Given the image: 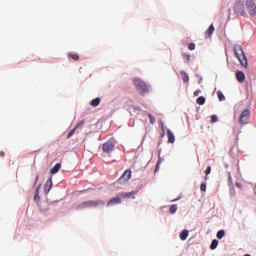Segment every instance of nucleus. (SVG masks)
Returning <instances> with one entry per match:
<instances>
[{
  "mask_svg": "<svg viewBox=\"0 0 256 256\" xmlns=\"http://www.w3.org/2000/svg\"><path fill=\"white\" fill-rule=\"evenodd\" d=\"M101 205H105V201L103 200H88L82 202L76 206L77 211H81V209H91L92 207H100Z\"/></svg>",
  "mask_w": 256,
  "mask_h": 256,
  "instance_id": "nucleus-1",
  "label": "nucleus"
},
{
  "mask_svg": "<svg viewBox=\"0 0 256 256\" xmlns=\"http://www.w3.org/2000/svg\"><path fill=\"white\" fill-rule=\"evenodd\" d=\"M234 53L242 67H247V56L245 55V51H243V47L240 45L234 46Z\"/></svg>",
  "mask_w": 256,
  "mask_h": 256,
  "instance_id": "nucleus-2",
  "label": "nucleus"
},
{
  "mask_svg": "<svg viewBox=\"0 0 256 256\" xmlns=\"http://www.w3.org/2000/svg\"><path fill=\"white\" fill-rule=\"evenodd\" d=\"M134 86L136 87L137 91L140 92V95H145V93H149V85H147L145 81L139 78L134 79Z\"/></svg>",
  "mask_w": 256,
  "mask_h": 256,
  "instance_id": "nucleus-3",
  "label": "nucleus"
},
{
  "mask_svg": "<svg viewBox=\"0 0 256 256\" xmlns=\"http://www.w3.org/2000/svg\"><path fill=\"white\" fill-rule=\"evenodd\" d=\"M233 11L236 14V17H245V4L243 1L235 2Z\"/></svg>",
  "mask_w": 256,
  "mask_h": 256,
  "instance_id": "nucleus-4",
  "label": "nucleus"
},
{
  "mask_svg": "<svg viewBox=\"0 0 256 256\" xmlns=\"http://www.w3.org/2000/svg\"><path fill=\"white\" fill-rule=\"evenodd\" d=\"M249 119H251V110H243L239 118L240 125H247V123H249Z\"/></svg>",
  "mask_w": 256,
  "mask_h": 256,
  "instance_id": "nucleus-5",
  "label": "nucleus"
},
{
  "mask_svg": "<svg viewBox=\"0 0 256 256\" xmlns=\"http://www.w3.org/2000/svg\"><path fill=\"white\" fill-rule=\"evenodd\" d=\"M246 9L251 17L256 15V4L253 0H246Z\"/></svg>",
  "mask_w": 256,
  "mask_h": 256,
  "instance_id": "nucleus-6",
  "label": "nucleus"
},
{
  "mask_svg": "<svg viewBox=\"0 0 256 256\" xmlns=\"http://www.w3.org/2000/svg\"><path fill=\"white\" fill-rule=\"evenodd\" d=\"M115 149V144L113 142H106L102 145V151L103 153H107L109 155L110 153H113V150Z\"/></svg>",
  "mask_w": 256,
  "mask_h": 256,
  "instance_id": "nucleus-7",
  "label": "nucleus"
},
{
  "mask_svg": "<svg viewBox=\"0 0 256 256\" xmlns=\"http://www.w3.org/2000/svg\"><path fill=\"white\" fill-rule=\"evenodd\" d=\"M129 179H131V170H126L124 171L122 176L118 179V183L120 184L127 183Z\"/></svg>",
  "mask_w": 256,
  "mask_h": 256,
  "instance_id": "nucleus-8",
  "label": "nucleus"
},
{
  "mask_svg": "<svg viewBox=\"0 0 256 256\" xmlns=\"http://www.w3.org/2000/svg\"><path fill=\"white\" fill-rule=\"evenodd\" d=\"M121 202V196H116L108 201L107 207H113V205H121Z\"/></svg>",
  "mask_w": 256,
  "mask_h": 256,
  "instance_id": "nucleus-9",
  "label": "nucleus"
},
{
  "mask_svg": "<svg viewBox=\"0 0 256 256\" xmlns=\"http://www.w3.org/2000/svg\"><path fill=\"white\" fill-rule=\"evenodd\" d=\"M83 125H85V120H82L81 122L76 124V126L70 131V133H68L67 139H71V137H73V135L75 134V131H77L79 127H83Z\"/></svg>",
  "mask_w": 256,
  "mask_h": 256,
  "instance_id": "nucleus-10",
  "label": "nucleus"
},
{
  "mask_svg": "<svg viewBox=\"0 0 256 256\" xmlns=\"http://www.w3.org/2000/svg\"><path fill=\"white\" fill-rule=\"evenodd\" d=\"M53 188V178L50 177L47 181H46V184H45V187H44V193H49V191H51V189Z\"/></svg>",
  "mask_w": 256,
  "mask_h": 256,
  "instance_id": "nucleus-11",
  "label": "nucleus"
},
{
  "mask_svg": "<svg viewBox=\"0 0 256 256\" xmlns=\"http://www.w3.org/2000/svg\"><path fill=\"white\" fill-rule=\"evenodd\" d=\"M134 195H137V191L121 192L119 197H122V199H131Z\"/></svg>",
  "mask_w": 256,
  "mask_h": 256,
  "instance_id": "nucleus-12",
  "label": "nucleus"
},
{
  "mask_svg": "<svg viewBox=\"0 0 256 256\" xmlns=\"http://www.w3.org/2000/svg\"><path fill=\"white\" fill-rule=\"evenodd\" d=\"M236 79L239 83H243L245 81V73H243V71H237Z\"/></svg>",
  "mask_w": 256,
  "mask_h": 256,
  "instance_id": "nucleus-13",
  "label": "nucleus"
},
{
  "mask_svg": "<svg viewBox=\"0 0 256 256\" xmlns=\"http://www.w3.org/2000/svg\"><path fill=\"white\" fill-rule=\"evenodd\" d=\"M213 33H215V26L213 24H211L205 32V35H206L205 38L207 39V37H211V35H213Z\"/></svg>",
  "mask_w": 256,
  "mask_h": 256,
  "instance_id": "nucleus-14",
  "label": "nucleus"
},
{
  "mask_svg": "<svg viewBox=\"0 0 256 256\" xmlns=\"http://www.w3.org/2000/svg\"><path fill=\"white\" fill-rule=\"evenodd\" d=\"M168 143H175V134L171 130H167Z\"/></svg>",
  "mask_w": 256,
  "mask_h": 256,
  "instance_id": "nucleus-15",
  "label": "nucleus"
},
{
  "mask_svg": "<svg viewBox=\"0 0 256 256\" xmlns=\"http://www.w3.org/2000/svg\"><path fill=\"white\" fill-rule=\"evenodd\" d=\"M100 103H101V98L97 97V98L91 100L90 105L92 107H99Z\"/></svg>",
  "mask_w": 256,
  "mask_h": 256,
  "instance_id": "nucleus-16",
  "label": "nucleus"
},
{
  "mask_svg": "<svg viewBox=\"0 0 256 256\" xmlns=\"http://www.w3.org/2000/svg\"><path fill=\"white\" fill-rule=\"evenodd\" d=\"M189 237V230H183L180 233V239L181 241H186V239Z\"/></svg>",
  "mask_w": 256,
  "mask_h": 256,
  "instance_id": "nucleus-17",
  "label": "nucleus"
},
{
  "mask_svg": "<svg viewBox=\"0 0 256 256\" xmlns=\"http://www.w3.org/2000/svg\"><path fill=\"white\" fill-rule=\"evenodd\" d=\"M180 75H181L182 81H184V83H189V74H187V72L181 71Z\"/></svg>",
  "mask_w": 256,
  "mask_h": 256,
  "instance_id": "nucleus-18",
  "label": "nucleus"
},
{
  "mask_svg": "<svg viewBox=\"0 0 256 256\" xmlns=\"http://www.w3.org/2000/svg\"><path fill=\"white\" fill-rule=\"evenodd\" d=\"M61 169V164L57 163L51 170H50V173L52 175H55V173H59Z\"/></svg>",
  "mask_w": 256,
  "mask_h": 256,
  "instance_id": "nucleus-19",
  "label": "nucleus"
},
{
  "mask_svg": "<svg viewBox=\"0 0 256 256\" xmlns=\"http://www.w3.org/2000/svg\"><path fill=\"white\" fill-rule=\"evenodd\" d=\"M217 245H219V240H217V239L212 240V243L210 245V249L212 251H214V249H217Z\"/></svg>",
  "mask_w": 256,
  "mask_h": 256,
  "instance_id": "nucleus-20",
  "label": "nucleus"
},
{
  "mask_svg": "<svg viewBox=\"0 0 256 256\" xmlns=\"http://www.w3.org/2000/svg\"><path fill=\"white\" fill-rule=\"evenodd\" d=\"M69 57H71V59H73V61H79V54L75 53V52H70Z\"/></svg>",
  "mask_w": 256,
  "mask_h": 256,
  "instance_id": "nucleus-21",
  "label": "nucleus"
},
{
  "mask_svg": "<svg viewBox=\"0 0 256 256\" xmlns=\"http://www.w3.org/2000/svg\"><path fill=\"white\" fill-rule=\"evenodd\" d=\"M182 58L184 59L185 63H189L191 61V54H182Z\"/></svg>",
  "mask_w": 256,
  "mask_h": 256,
  "instance_id": "nucleus-22",
  "label": "nucleus"
},
{
  "mask_svg": "<svg viewBox=\"0 0 256 256\" xmlns=\"http://www.w3.org/2000/svg\"><path fill=\"white\" fill-rule=\"evenodd\" d=\"M197 105H205V98L203 96H200L196 100Z\"/></svg>",
  "mask_w": 256,
  "mask_h": 256,
  "instance_id": "nucleus-23",
  "label": "nucleus"
},
{
  "mask_svg": "<svg viewBox=\"0 0 256 256\" xmlns=\"http://www.w3.org/2000/svg\"><path fill=\"white\" fill-rule=\"evenodd\" d=\"M225 237V230H219L217 232V239H223Z\"/></svg>",
  "mask_w": 256,
  "mask_h": 256,
  "instance_id": "nucleus-24",
  "label": "nucleus"
},
{
  "mask_svg": "<svg viewBox=\"0 0 256 256\" xmlns=\"http://www.w3.org/2000/svg\"><path fill=\"white\" fill-rule=\"evenodd\" d=\"M217 97H218L219 101H225V95H223V92L218 91Z\"/></svg>",
  "mask_w": 256,
  "mask_h": 256,
  "instance_id": "nucleus-25",
  "label": "nucleus"
},
{
  "mask_svg": "<svg viewBox=\"0 0 256 256\" xmlns=\"http://www.w3.org/2000/svg\"><path fill=\"white\" fill-rule=\"evenodd\" d=\"M211 173V166H208L207 169L205 170V174L206 176L204 177L205 180H208L209 177H207V175H209Z\"/></svg>",
  "mask_w": 256,
  "mask_h": 256,
  "instance_id": "nucleus-26",
  "label": "nucleus"
},
{
  "mask_svg": "<svg viewBox=\"0 0 256 256\" xmlns=\"http://www.w3.org/2000/svg\"><path fill=\"white\" fill-rule=\"evenodd\" d=\"M41 197H39V187L36 188V194L34 196V201H39Z\"/></svg>",
  "mask_w": 256,
  "mask_h": 256,
  "instance_id": "nucleus-27",
  "label": "nucleus"
},
{
  "mask_svg": "<svg viewBox=\"0 0 256 256\" xmlns=\"http://www.w3.org/2000/svg\"><path fill=\"white\" fill-rule=\"evenodd\" d=\"M177 212V205H172L171 207H170V213L173 215V213H176Z\"/></svg>",
  "mask_w": 256,
  "mask_h": 256,
  "instance_id": "nucleus-28",
  "label": "nucleus"
},
{
  "mask_svg": "<svg viewBox=\"0 0 256 256\" xmlns=\"http://www.w3.org/2000/svg\"><path fill=\"white\" fill-rule=\"evenodd\" d=\"M217 121H219V118L217 117V115H212L211 116V123H217Z\"/></svg>",
  "mask_w": 256,
  "mask_h": 256,
  "instance_id": "nucleus-29",
  "label": "nucleus"
},
{
  "mask_svg": "<svg viewBox=\"0 0 256 256\" xmlns=\"http://www.w3.org/2000/svg\"><path fill=\"white\" fill-rule=\"evenodd\" d=\"M200 191H203V192L207 191V184L202 183V184L200 185Z\"/></svg>",
  "mask_w": 256,
  "mask_h": 256,
  "instance_id": "nucleus-30",
  "label": "nucleus"
},
{
  "mask_svg": "<svg viewBox=\"0 0 256 256\" xmlns=\"http://www.w3.org/2000/svg\"><path fill=\"white\" fill-rule=\"evenodd\" d=\"M148 117H149V119H150L151 125H155V118L153 117V115L148 114Z\"/></svg>",
  "mask_w": 256,
  "mask_h": 256,
  "instance_id": "nucleus-31",
  "label": "nucleus"
},
{
  "mask_svg": "<svg viewBox=\"0 0 256 256\" xmlns=\"http://www.w3.org/2000/svg\"><path fill=\"white\" fill-rule=\"evenodd\" d=\"M188 49H189L190 51H195V43H190V44L188 45Z\"/></svg>",
  "mask_w": 256,
  "mask_h": 256,
  "instance_id": "nucleus-32",
  "label": "nucleus"
},
{
  "mask_svg": "<svg viewBox=\"0 0 256 256\" xmlns=\"http://www.w3.org/2000/svg\"><path fill=\"white\" fill-rule=\"evenodd\" d=\"M161 165V159L158 160L157 164H156V168L155 171H159V166Z\"/></svg>",
  "mask_w": 256,
  "mask_h": 256,
  "instance_id": "nucleus-33",
  "label": "nucleus"
},
{
  "mask_svg": "<svg viewBox=\"0 0 256 256\" xmlns=\"http://www.w3.org/2000/svg\"><path fill=\"white\" fill-rule=\"evenodd\" d=\"M228 181L231 185H233V179L231 178V173H228Z\"/></svg>",
  "mask_w": 256,
  "mask_h": 256,
  "instance_id": "nucleus-34",
  "label": "nucleus"
},
{
  "mask_svg": "<svg viewBox=\"0 0 256 256\" xmlns=\"http://www.w3.org/2000/svg\"><path fill=\"white\" fill-rule=\"evenodd\" d=\"M200 93H201V90L194 91V97H199Z\"/></svg>",
  "mask_w": 256,
  "mask_h": 256,
  "instance_id": "nucleus-35",
  "label": "nucleus"
},
{
  "mask_svg": "<svg viewBox=\"0 0 256 256\" xmlns=\"http://www.w3.org/2000/svg\"><path fill=\"white\" fill-rule=\"evenodd\" d=\"M236 187H238V189H241V187H243V185L241 184V183H239V182H236Z\"/></svg>",
  "mask_w": 256,
  "mask_h": 256,
  "instance_id": "nucleus-36",
  "label": "nucleus"
},
{
  "mask_svg": "<svg viewBox=\"0 0 256 256\" xmlns=\"http://www.w3.org/2000/svg\"><path fill=\"white\" fill-rule=\"evenodd\" d=\"M0 157H5V152L4 151L0 152Z\"/></svg>",
  "mask_w": 256,
  "mask_h": 256,
  "instance_id": "nucleus-37",
  "label": "nucleus"
},
{
  "mask_svg": "<svg viewBox=\"0 0 256 256\" xmlns=\"http://www.w3.org/2000/svg\"><path fill=\"white\" fill-rule=\"evenodd\" d=\"M37 181H39V176L36 177L35 183H37Z\"/></svg>",
  "mask_w": 256,
  "mask_h": 256,
  "instance_id": "nucleus-38",
  "label": "nucleus"
},
{
  "mask_svg": "<svg viewBox=\"0 0 256 256\" xmlns=\"http://www.w3.org/2000/svg\"><path fill=\"white\" fill-rule=\"evenodd\" d=\"M172 201H179V198H176V199H174V200H172Z\"/></svg>",
  "mask_w": 256,
  "mask_h": 256,
  "instance_id": "nucleus-39",
  "label": "nucleus"
},
{
  "mask_svg": "<svg viewBox=\"0 0 256 256\" xmlns=\"http://www.w3.org/2000/svg\"><path fill=\"white\" fill-rule=\"evenodd\" d=\"M162 131H165V128H163V124H162Z\"/></svg>",
  "mask_w": 256,
  "mask_h": 256,
  "instance_id": "nucleus-40",
  "label": "nucleus"
},
{
  "mask_svg": "<svg viewBox=\"0 0 256 256\" xmlns=\"http://www.w3.org/2000/svg\"><path fill=\"white\" fill-rule=\"evenodd\" d=\"M244 256H251L250 254H246V255H244Z\"/></svg>",
  "mask_w": 256,
  "mask_h": 256,
  "instance_id": "nucleus-41",
  "label": "nucleus"
}]
</instances>
